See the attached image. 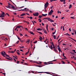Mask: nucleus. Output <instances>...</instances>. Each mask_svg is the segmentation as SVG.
<instances>
[{
  "label": "nucleus",
  "mask_w": 76,
  "mask_h": 76,
  "mask_svg": "<svg viewBox=\"0 0 76 76\" xmlns=\"http://www.w3.org/2000/svg\"><path fill=\"white\" fill-rule=\"evenodd\" d=\"M48 2H47L45 4V9L48 7V6L49 4Z\"/></svg>",
  "instance_id": "1"
},
{
  "label": "nucleus",
  "mask_w": 76,
  "mask_h": 76,
  "mask_svg": "<svg viewBox=\"0 0 76 76\" xmlns=\"http://www.w3.org/2000/svg\"><path fill=\"white\" fill-rule=\"evenodd\" d=\"M6 54V52L4 51H2L1 52V55L4 57H5L4 56H5Z\"/></svg>",
  "instance_id": "2"
},
{
  "label": "nucleus",
  "mask_w": 76,
  "mask_h": 76,
  "mask_svg": "<svg viewBox=\"0 0 76 76\" xmlns=\"http://www.w3.org/2000/svg\"><path fill=\"white\" fill-rule=\"evenodd\" d=\"M39 15V13L38 12H36L34 13L33 14V15L34 16H38V15Z\"/></svg>",
  "instance_id": "3"
},
{
  "label": "nucleus",
  "mask_w": 76,
  "mask_h": 76,
  "mask_svg": "<svg viewBox=\"0 0 76 76\" xmlns=\"http://www.w3.org/2000/svg\"><path fill=\"white\" fill-rule=\"evenodd\" d=\"M49 47L50 48L51 50H52L53 48H55V46H54L53 48V46L52 45H51L50 46H49Z\"/></svg>",
  "instance_id": "4"
},
{
  "label": "nucleus",
  "mask_w": 76,
  "mask_h": 76,
  "mask_svg": "<svg viewBox=\"0 0 76 76\" xmlns=\"http://www.w3.org/2000/svg\"><path fill=\"white\" fill-rule=\"evenodd\" d=\"M53 10H51V11H50L48 14V15H51L52 14V13H53Z\"/></svg>",
  "instance_id": "5"
},
{
  "label": "nucleus",
  "mask_w": 76,
  "mask_h": 76,
  "mask_svg": "<svg viewBox=\"0 0 76 76\" xmlns=\"http://www.w3.org/2000/svg\"><path fill=\"white\" fill-rule=\"evenodd\" d=\"M11 6L12 7L11 8L12 9H13V10H15L17 9L16 8H15V7L12 5H11Z\"/></svg>",
  "instance_id": "6"
},
{
  "label": "nucleus",
  "mask_w": 76,
  "mask_h": 76,
  "mask_svg": "<svg viewBox=\"0 0 76 76\" xmlns=\"http://www.w3.org/2000/svg\"><path fill=\"white\" fill-rule=\"evenodd\" d=\"M58 49L59 51V52H60V51H61V49H60V47H59V46H58Z\"/></svg>",
  "instance_id": "7"
},
{
  "label": "nucleus",
  "mask_w": 76,
  "mask_h": 76,
  "mask_svg": "<svg viewBox=\"0 0 76 76\" xmlns=\"http://www.w3.org/2000/svg\"><path fill=\"white\" fill-rule=\"evenodd\" d=\"M60 1H61V2H63V1H64V4H65V3H65V0H60Z\"/></svg>",
  "instance_id": "8"
},
{
  "label": "nucleus",
  "mask_w": 76,
  "mask_h": 76,
  "mask_svg": "<svg viewBox=\"0 0 76 76\" xmlns=\"http://www.w3.org/2000/svg\"><path fill=\"white\" fill-rule=\"evenodd\" d=\"M43 31L44 32V33H45L46 34H47V31H46L45 30L43 29Z\"/></svg>",
  "instance_id": "9"
},
{
  "label": "nucleus",
  "mask_w": 76,
  "mask_h": 76,
  "mask_svg": "<svg viewBox=\"0 0 76 76\" xmlns=\"http://www.w3.org/2000/svg\"><path fill=\"white\" fill-rule=\"evenodd\" d=\"M4 15L1 14L0 16V18H4Z\"/></svg>",
  "instance_id": "10"
},
{
  "label": "nucleus",
  "mask_w": 76,
  "mask_h": 76,
  "mask_svg": "<svg viewBox=\"0 0 76 76\" xmlns=\"http://www.w3.org/2000/svg\"><path fill=\"white\" fill-rule=\"evenodd\" d=\"M29 33L31 34H32V35H34V32H31V31H29Z\"/></svg>",
  "instance_id": "11"
},
{
  "label": "nucleus",
  "mask_w": 76,
  "mask_h": 76,
  "mask_svg": "<svg viewBox=\"0 0 76 76\" xmlns=\"http://www.w3.org/2000/svg\"><path fill=\"white\" fill-rule=\"evenodd\" d=\"M53 61H56V60H55L52 61H50L49 62H48V63H51V62H53Z\"/></svg>",
  "instance_id": "12"
},
{
  "label": "nucleus",
  "mask_w": 76,
  "mask_h": 76,
  "mask_svg": "<svg viewBox=\"0 0 76 76\" xmlns=\"http://www.w3.org/2000/svg\"><path fill=\"white\" fill-rule=\"evenodd\" d=\"M24 15H25V14L23 13L20 15V16H24Z\"/></svg>",
  "instance_id": "13"
},
{
  "label": "nucleus",
  "mask_w": 76,
  "mask_h": 76,
  "mask_svg": "<svg viewBox=\"0 0 76 76\" xmlns=\"http://www.w3.org/2000/svg\"><path fill=\"white\" fill-rule=\"evenodd\" d=\"M6 7H7V8H8L9 9H10V5H8V6H6Z\"/></svg>",
  "instance_id": "14"
},
{
  "label": "nucleus",
  "mask_w": 76,
  "mask_h": 76,
  "mask_svg": "<svg viewBox=\"0 0 76 76\" xmlns=\"http://www.w3.org/2000/svg\"><path fill=\"white\" fill-rule=\"evenodd\" d=\"M53 64V63H49V64H46L45 65H44L43 66H45V65H47L48 64Z\"/></svg>",
  "instance_id": "15"
},
{
  "label": "nucleus",
  "mask_w": 76,
  "mask_h": 76,
  "mask_svg": "<svg viewBox=\"0 0 76 76\" xmlns=\"http://www.w3.org/2000/svg\"><path fill=\"white\" fill-rule=\"evenodd\" d=\"M42 16H47V14H42Z\"/></svg>",
  "instance_id": "16"
},
{
  "label": "nucleus",
  "mask_w": 76,
  "mask_h": 76,
  "mask_svg": "<svg viewBox=\"0 0 76 76\" xmlns=\"http://www.w3.org/2000/svg\"><path fill=\"white\" fill-rule=\"evenodd\" d=\"M65 35H68V36H70V35L68 33H67L66 34H65Z\"/></svg>",
  "instance_id": "17"
},
{
  "label": "nucleus",
  "mask_w": 76,
  "mask_h": 76,
  "mask_svg": "<svg viewBox=\"0 0 76 76\" xmlns=\"http://www.w3.org/2000/svg\"><path fill=\"white\" fill-rule=\"evenodd\" d=\"M29 49L28 51L25 53V55H27L29 53Z\"/></svg>",
  "instance_id": "18"
},
{
  "label": "nucleus",
  "mask_w": 76,
  "mask_h": 76,
  "mask_svg": "<svg viewBox=\"0 0 76 76\" xmlns=\"http://www.w3.org/2000/svg\"><path fill=\"white\" fill-rule=\"evenodd\" d=\"M69 38H70V39H72V40H73V41H75V42H76V40H75L74 39H72V38H71L70 37H69Z\"/></svg>",
  "instance_id": "19"
},
{
  "label": "nucleus",
  "mask_w": 76,
  "mask_h": 76,
  "mask_svg": "<svg viewBox=\"0 0 76 76\" xmlns=\"http://www.w3.org/2000/svg\"><path fill=\"white\" fill-rule=\"evenodd\" d=\"M21 27V26H17V28H20Z\"/></svg>",
  "instance_id": "20"
},
{
  "label": "nucleus",
  "mask_w": 76,
  "mask_h": 76,
  "mask_svg": "<svg viewBox=\"0 0 76 76\" xmlns=\"http://www.w3.org/2000/svg\"><path fill=\"white\" fill-rule=\"evenodd\" d=\"M56 0H50V2H52L53 1H56Z\"/></svg>",
  "instance_id": "21"
},
{
  "label": "nucleus",
  "mask_w": 76,
  "mask_h": 76,
  "mask_svg": "<svg viewBox=\"0 0 76 76\" xmlns=\"http://www.w3.org/2000/svg\"><path fill=\"white\" fill-rule=\"evenodd\" d=\"M8 5H10V8H11V6H12V5H11L9 3H8Z\"/></svg>",
  "instance_id": "22"
},
{
  "label": "nucleus",
  "mask_w": 76,
  "mask_h": 76,
  "mask_svg": "<svg viewBox=\"0 0 76 76\" xmlns=\"http://www.w3.org/2000/svg\"><path fill=\"white\" fill-rule=\"evenodd\" d=\"M48 21H50V20H51V19L50 18H48Z\"/></svg>",
  "instance_id": "23"
},
{
  "label": "nucleus",
  "mask_w": 76,
  "mask_h": 76,
  "mask_svg": "<svg viewBox=\"0 0 76 76\" xmlns=\"http://www.w3.org/2000/svg\"><path fill=\"white\" fill-rule=\"evenodd\" d=\"M50 22H53L54 20H51V19H50Z\"/></svg>",
  "instance_id": "24"
},
{
  "label": "nucleus",
  "mask_w": 76,
  "mask_h": 76,
  "mask_svg": "<svg viewBox=\"0 0 76 76\" xmlns=\"http://www.w3.org/2000/svg\"><path fill=\"white\" fill-rule=\"evenodd\" d=\"M72 7V4H70L69 7V9H70Z\"/></svg>",
  "instance_id": "25"
},
{
  "label": "nucleus",
  "mask_w": 76,
  "mask_h": 76,
  "mask_svg": "<svg viewBox=\"0 0 76 76\" xmlns=\"http://www.w3.org/2000/svg\"><path fill=\"white\" fill-rule=\"evenodd\" d=\"M39 38V39H40V40H42V37H40Z\"/></svg>",
  "instance_id": "26"
},
{
  "label": "nucleus",
  "mask_w": 76,
  "mask_h": 76,
  "mask_svg": "<svg viewBox=\"0 0 76 76\" xmlns=\"http://www.w3.org/2000/svg\"><path fill=\"white\" fill-rule=\"evenodd\" d=\"M42 17V15H39V18H41Z\"/></svg>",
  "instance_id": "27"
},
{
  "label": "nucleus",
  "mask_w": 76,
  "mask_h": 76,
  "mask_svg": "<svg viewBox=\"0 0 76 76\" xmlns=\"http://www.w3.org/2000/svg\"><path fill=\"white\" fill-rule=\"evenodd\" d=\"M53 38L55 39H56V36L53 35Z\"/></svg>",
  "instance_id": "28"
},
{
  "label": "nucleus",
  "mask_w": 76,
  "mask_h": 76,
  "mask_svg": "<svg viewBox=\"0 0 76 76\" xmlns=\"http://www.w3.org/2000/svg\"><path fill=\"white\" fill-rule=\"evenodd\" d=\"M56 30H55V32H54L52 33V34H53V35H54V34H56Z\"/></svg>",
  "instance_id": "29"
},
{
  "label": "nucleus",
  "mask_w": 76,
  "mask_h": 76,
  "mask_svg": "<svg viewBox=\"0 0 76 76\" xmlns=\"http://www.w3.org/2000/svg\"><path fill=\"white\" fill-rule=\"evenodd\" d=\"M29 41H30V40H27V42H26V43H27V42H29Z\"/></svg>",
  "instance_id": "30"
},
{
  "label": "nucleus",
  "mask_w": 76,
  "mask_h": 76,
  "mask_svg": "<svg viewBox=\"0 0 76 76\" xmlns=\"http://www.w3.org/2000/svg\"><path fill=\"white\" fill-rule=\"evenodd\" d=\"M7 59V60H12L8 58H6Z\"/></svg>",
  "instance_id": "31"
},
{
  "label": "nucleus",
  "mask_w": 76,
  "mask_h": 76,
  "mask_svg": "<svg viewBox=\"0 0 76 76\" xmlns=\"http://www.w3.org/2000/svg\"><path fill=\"white\" fill-rule=\"evenodd\" d=\"M19 34H20V36H23V35L22 34H21L20 33Z\"/></svg>",
  "instance_id": "32"
},
{
  "label": "nucleus",
  "mask_w": 76,
  "mask_h": 76,
  "mask_svg": "<svg viewBox=\"0 0 76 76\" xmlns=\"http://www.w3.org/2000/svg\"><path fill=\"white\" fill-rule=\"evenodd\" d=\"M38 20H39V22H41V20L40 19H38Z\"/></svg>",
  "instance_id": "33"
},
{
  "label": "nucleus",
  "mask_w": 76,
  "mask_h": 76,
  "mask_svg": "<svg viewBox=\"0 0 76 76\" xmlns=\"http://www.w3.org/2000/svg\"><path fill=\"white\" fill-rule=\"evenodd\" d=\"M61 62H62V63H63L62 64H65V63L64 62V61H62Z\"/></svg>",
  "instance_id": "34"
},
{
  "label": "nucleus",
  "mask_w": 76,
  "mask_h": 76,
  "mask_svg": "<svg viewBox=\"0 0 76 76\" xmlns=\"http://www.w3.org/2000/svg\"><path fill=\"white\" fill-rule=\"evenodd\" d=\"M30 19H33V18H32V17H29Z\"/></svg>",
  "instance_id": "35"
},
{
  "label": "nucleus",
  "mask_w": 76,
  "mask_h": 76,
  "mask_svg": "<svg viewBox=\"0 0 76 76\" xmlns=\"http://www.w3.org/2000/svg\"><path fill=\"white\" fill-rule=\"evenodd\" d=\"M20 41H21V42H23V40H21L20 39Z\"/></svg>",
  "instance_id": "36"
},
{
  "label": "nucleus",
  "mask_w": 76,
  "mask_h": 76,
  "mask_svg": "<svg viewBox=\"0 0 76 76\" xmlns=\"http://www.w3.org/2000/svg\"><path fill=\"white\" fill-rule=\"evenodd\" d=\"M5 14V13H4V12H2V15H4Z\"/></svg>",
  "instance_id": "37"
},
{
  "label": "nucleus",
  "mask_w": 76,
  "mask_h": 76,
  "mask_svg": "<svg viewBox=\"0 0 76 76\" xmlns=\"http://www.w3.org/2000/svg\"><path fill=\"white\" fill-rule=\"evenodd\" d=\"M52 45L53 47H54V44H53V42H52Z\"/></svg>",
  "instance_id": "38"
},
{
  "label": "nucleus",
  "mask_w": 76,
  "mask_h": 76,
  "mask_svg": "<svg viewBox=\"0 0 76 76\" xmlns=\"http://www.w3.org/2000/svg\"><path fill=\"white\" fill-rule=\"evenodd\" d=\"M34 63H37V64H39V63H38V62H37L34 61Z\"/></svg>",
  "instance_id": "39"
},
{
  "label": "nucleus",
  "mask_w": 76,
  "mask_h": 76,
  "mask_svg": "<svg viewBox=\"0 0 76 76\" xmlns=\"http://www.w3.org/2000/svg\"><path fill=\"white\" fill-rule=\"evenodd\" d=\"M45 73H47V74H50V73H49L47 72H45Z\"/></svg>",
  "instance_id": "40"
},
{
  "label": "nucleus",
  "mask_w": 76,
  "mask_h": 76,
  "mask_svg": "<svg viewBox=\"0 0 76 76\" xmlns=\"http://www.w3.org/2000/svg\"><path fill=\"white\" fill-rule=\"evenodd\" d=\"M5 56H7V57H10V56H9V55H7L6 54Z\"/></svg>",
  "instance_id": "41"
},
{
  "label": "nucleus",
  "mask_w": 76,
  "mask_h": 76,
  "mask_svg": "<svg viewBox=\"0 0 76 76\" xmlns=\"http://www.w3.org/2000/svg\"><path fill=\"white\" fill-rule=\"evenodd\" d=\"M25 30H27V31H28V28H25Z\"/></svg>",
  "instance_id": "42"
},
{
  "label": "nucleus",
  "mask_w": 76,
  "mask_h": 76,
  "mask_svg": "<svg viewBox=\"0 0 76 76\" xmlns=\"http://www.w3.org/2000/svg\"><path fill=\"white\" fill-rule=\"evenodd\" d=\"M38 32V33H39V34H42V33H41L40 32Z\"/></svg>",
  "instance_id": "43"
},
{
  "label": "nucleus",
  "mask_w": 76,
  "mask_h": 76,
  "mask_svg": "<svg viewBox=\"0 0 76 76\" xmlns=\"http://www.w3.org/2000/svg\"><path fill=\"white\" fill-rule=\"evenodd\" d=\"M46 29L48 30V25H47L46 26Z\"/></svg>",
  "instance_id": "44"
},
{
  "label": "nucleus",
  "mask_w": 76,
  "mask_h": 76,
  "mask_svg": "<svg viewBox=\"0 0 76 76\" xmlns=\"http://www.w3.org/2000/svg\"><path fill=\"white\" fill-rule=\"evenodd\" d=\"M64 53H63L62 56H63V57H65V56H64Z\"/></svg>",
  "instance_id": "45"
},
{
  "label": "nucleus",
  "mask_w": 76,
  "mask_h": 76,
  "mask_svg": "<svg viewBox=\"0 0 76 76\" xmlns=\"http://www.w3.org/2000/svg\"><path fill=\"white\" fill-rule=\"evenodd\" d=\"M59 37H60V36H58V37H57V38H56V39H57H57H58V38H59Z\"/></svg>",
  "instance_id": "46"
},
{
  "label": "nucleus",
  "mask_w": 76,
  "mask_h": 76,
  "mask_svg": "<svg viewBox=\"0 0 76 76\" xmlns=\"http://www.w3.org/2000/svg\"><path fill=\"white\" fill-rule=\"evenodd\" d=\"M11 53H15V51H11Z\"/></svg>",
  "instance_id": "47"
},
{
  "label": "nucleus",
  "mask_w": 76,
  "mask_h": 76,
  "mask_svg": "<svg viewBox=\"0 0 76 76\" xmlns=\"http://www.w3.org/2000/svg\"><path fill=\"white\" fill-rule=\"evenodd\" d=\"M38 67H42V66H41L40 65H39V66H38Z\"/></svg>",
  "instance_id": "48"
},
{
  "label": "nucleus",
  "mask_w": 76,
  "mask_h": 76,
  "mask_svg": "<svg viewBox=\"0 0 76 76\" xmlns=\"http://www.w3.org/2000/svg\"><path fill=\"white\" fill-rule=\"evenodd\" d=\"M69 32H71V28H70L69 29Z\"/></svg>",
  "instance_id": "49"
},
{
  "label": "nucleus",
  "mask_w": 76,
  "mask_h": 76,
  "mask_svg": "<svg viewBox=\"0 0 76 76\" xmlns=\"http://www.w3.org/2000/svg\"><path fill=\"white\" fill-rule=\"evenodd\" d=\"M65 58H64L63 59H67V58L66 57V56H65V57H64Z\"/></svg>",
  "instance_id": "50"
},
{
  "label": "nucleus",
  "mask_w": 76,
  "mask_h": 76,
  "mask_svg": "<svg viewBox=\"0 0 76 76\" xmlns=\"http://www.w3.org/2000/svg\"><path fill=\"white\" fill-rule=\"evenodd\" d=\"M4 45L5 46V47L7 46V45H6V43H4Z\"/></svg>",
  "instance_id": "51"
},
{
  "label": "nucleus",
  "mask_w": 76,
  "mask_h": 76,
  "mask_svg": "<svg viewBox=\"0 0 76 76\" xmlns=\"http://www.w3.org/2000/svg\"><path fill=\"white\" fill-rule=\"evenodd\" d=\"M18 52L19 53V50H17V53Z\"/></svg>",
  "instance_id": "52"
},
{
  "label": "nucleus",
  "mask_w": 76,
  "mask_h": 76,
  "mask_svg": "<svg viewBox=\"0 0 76 76\" xmlns=\"http://www.w3.org/2000/svg\"><path fill=\"white\" fill-rule=\"evenodd\" d=\"M37 31H40V28H38V29H37Z\"/></svg>",
  "instance_id": "53"
},
{
  "label": "nucleus",
  "mask_w": 76,
  "mask_h": 76,
  "mask_svg": "<svg viewBox=\"0 0 76 76\" xmlns=\"http://www.w3.org/2000/svg\"><path fill=\"white\" fill-rule=\"evenodd\" d=\"M58 13H61V12L58 11Z\"/></svg>",
  "instance_id": "54"
},
{
  "label": "nucleus",
  "mask_w": 76,
  "mask_h": 76,
  "mask_svg": "<svg viewBox=\"0 0 76 76\" xmlns=\"http://www.w3.org/2000/svg\"><path fill=\"white\" fill-rule=\"evenodd\" d=\"M64 18V17H62L61 18V19H63V18Z\"/></svg>",
  "instance_id": "55"
},
{
  "label": "nucleus",
  "mask_w": 76,
  "mask_h": 76,
  "mask_svg": "<svg viewBox=\"0 0 76 76\" xmlns=\"http://www.w3.org/2000/svg\"><path fill=\"white\" fill-rule=\"evenodd\" d=\"M18 54V55H20V53H19V52H17V53Z\"/></svg>",
  "instance_id": "56"
},
{
  "label": "nucleus",
  "mask_w": 76,
  "mask_h": 76,
  "mask_svg": "<svg viewBox=\"0 0 76 76\" xmlns=\"http://www.w3.org/2000/svg\"><path fill=\"white\" fill-rule=\"evenodd\" d=\"M17 37L18 39H19V40H20V38L19 37Z\"/></svg>",
  "instance_id": "57"
},
{
  "label": "nucleus",
  "mask_w": 76,
  "mask_h": 76,
  "mask_svg": "<svg viewBox=\"0 0 76 76\" xmlns=\"http://www.w3.org/2000/svg\"><path fill=\"white\" fill-rule=\"evenodd\" d=\"M37 42V41H36L34 42V43H36Z\"/></svg>",
  "instance_id": "58"
},
{
  "label": "nucleus",
  "mask_w": 76,
  "mask_h": 76,
  "mask_svg": "<svg viewBox=\"0 0 76 76\" xmlns=\"http://www.w3.org/2000/svg\"><path fill=\"white\" fill-rule=\"evenodd\" d=\"M70 53H71V54H75V53H74L70 52Z\"/></svg>",
  "instance_id": "59"
},
{
  "label": "nucleus",
  "mask_w": 76,
  "mask_h": 76,
  "mask_svg": "<svg viewBox=\"0 0 76 76\" xmlns=\"http://www.w3.org/2000/svg\"><path fill=\"white\" fill-rule=\"evenodd\" d=\"M42 24L43 26H44V23H42Z\"/></svg>",
  "instance_id": "60"
},
{
  "label": "nucleus",
  "mask_w": 76,
  "mask_h": 76,
  "mask_svg": "<svg viewBox=\"0 0 76 76\" xmlns=\"http://www.w3.org/2000/svg\"><path fill=\"white\" fill-rule=\"evenodd\" d=\"M2 74L4 75V76H5V75H6V74L5 73H3Z\"/></svg>",
  "instance_id": "61"
},
{
  "label": "nucleus",
  "mask_w": 76,
  "mask_h": 76,
  "mask_svg": "<svg viewBox=\"0 0 76 76\" xmlns=\"http://www.w3.org/2000/svg\"><path fill=\"white\" fill-rule=\"evenodd\" d=\"M26 22V23H27V24H29V23L28 22Z\"/></svg>",
  "instance_id": "62"
},
{
  "label": "nucleus",
  "mask_w": 76,
  "mask_h": 76,
  "mask_svg": "<svg viewBox=\"0 0 76 76\" xmlns=\"http://www.w3.org/2000/svg\"><path fill=\"white\" fill-rule=\"evenodd\" d=\"M19 43V41H18L17 42H16V44H18Z\"/></svg>",
  "instance_id": "63"
},
{
  "label": "nucleus",
  "mask_w": 76,
  "mask_h": 76,
  "mask_svg": "<svg viewBox=\"0 0 76 76\" xmlns=\"http://www.w3.org/2000/svg\"><path fill=\"white\" fill-rule=\"evenodd\" d=\"M74 31L75 32V34H76V30H75Z\"/></svg>",
  "instance_id": "64"
}]
</instances>
